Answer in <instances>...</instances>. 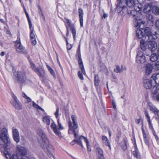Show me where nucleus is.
Instances as JSON below:
<instances>
[{
    "label": "nucleus",
    "instance_id": "f8f14e48",
    "mask_svg": "<svg viewBox=\"0 0 159 159\" xmlns=\"http://www.w3.org/2000/svg\"><path fill=\"white\" fill-rule=\"evenodd\" d=\"M143 31L144 35H145L148 37V39H155L157 38L156 36L152 33L149 28H145L144 29H143Z\"/></svg>",
    "mask_w": 159,
    "mask_h": 159
},
{
    "label": "nucleus",
    "instance_id": "ddd939ff",
    "mask_svg": "<svg viewBox=\"0 0 159 159\" xmlns=\"http://www.w3.org/2000/svg\"><path fill=\"white\" fill-rule=\"evenodd\" d=\"M147 44L148 48L151 51L155 50L157 48V43L156 41L153 40L148 41Z\"/></svg>",
    "mask_w": 159,
    "mask_h": 159
},
{
    "label": "nucleus",
    "instance_id": "052dcab7",
    "mask_svg": "<svg viewBox=\"0 0 159 159\" xmlns=\"http://www.w3.org/2000/svg\"><path fill=\"white\" fill-rule=\"evenodd\" d=\"M102 16L104 19H106L108 16V14L107 13H106L105 12H103Z\"/></svg>",
    "mask_w": 159,
    "mask_h": 159
},
{
    "label": "nucleus",
    "instance_id": "72a5a7b5",
    "mask_svg": "<svg viewBox=\"0 0 159 159\" xmlns=\"http://www.w3.org/2000/svg\"><path fill=\"white\" fill-rule=\"evenodd\" d=\"M150 60L152 62L155 61L158 59V57L156 54H152L150 57Z\"/></svg>",
    "mask_w": 159,
    "mask_h": 159
},
{
    "label": "nucleus",
    "instance_id": "680f3d73",
    "mask_svg": "<svg viewBox=\"0 0 159 159\" xmlns=\"http://www.w3.org/2000/svg\"><path fill=\"white\" fill-rule=\"evenodd\" d=\"M153 113L155 115H157L158 116H159V111L157 109Z\"/></svg>",
    "mask_w": 159,
    "mask_h": 159
},
{
    "label": "nucleus",
    "instance_id": "a878e982",
    "mask_svg": "<svg viewBox=\"0 0 159 159\" xmlns=\"http://www.w3.org/2000/svg\"><path fill=\"white\" fill-rule=\"evenodd\" d=\"M151 10V5L149 4H146L144 6L143 11L145 13L149 12Z\"/></svg>",
    "mask_w": 159,
    "mask_h": 159
},
{
    "label": "nucleus",
    "instance_id": "e433bc0d",
    "mask_svg": "<svg viewBox=\"0 0 159 159\" xmlns=\"http://www.w3.org/2000/svg\"><path fill=\"white\" fill-rule=\"evenodd\" d=\"M33 107L38 110H40L42 111H44L43 109L41 107L39 106L38 104H36L34 102H33Z\"/></svg>",
    "mask_w": 159,
    "mask_h": 159
},
{
    "label": "nucleus",
    "instance_id": "f3484780",
    "mask_svg": "<svg viewBox=\"0 0 159 159\" xmlns=\"http://www.w3.org/2000/svg\"><path fill=\"white\" fill-rule=\"evenodd\" d=\"M17 149L18 153L23 156H25V155L27 153V150L24 147L18 145Z\"/></svg>",
    "mask_w": 159,
    "mask_h": 159
},
{
    "label": "nucleus",
    "instance_id": "20e7f679",
    "mask_svg": "<svg viewBox=\"0 0 159 159\" xmlns=\"http://www.w3.org/2000/svg\"><path fill=\"white\" fill-rule=\"evenodd\" d=\"M38 138L40 142L41 145H45L48 143V140L45 133L41 129H39L37 131Z\"/></svg>",
    "mask_w": 159,
    "mask_h": 159
},
{
    "label": "nucleus",
    "instance_id": "39448f33",
    "mask_svg": "<svg viewBox=\"0 0 159 159\" xmlns=\"http://www.w3.org/2000/svg\"><path fill=\"white\" fill-rule=\"evenodd\" d=\"M14 75L16 80L20 85L25 84L26 83L27 79L24 72L16 71L14 72Z\"/></svg>",
    "mask_w": 159,
    "mask_h": 159
},
{
    "label": "nucleus",
    "instance_id": "f03ea898",
    "mask_svg": "<svg viewBox=\"0 0 159 159\" xmlns=\"http://www.w3.org/2000/svg\"><path fill=\"white\" fill-rule=\"evenodd\" d=\"M155 82L152 76L149 79H143V85L144 87L146 89H152V93H157L158 91L155 84Z\"/></svg>",
    "mask_w": 159,
    "mask_h": 159
},
{
    "label": "nucleus",
    "instance_id": "4be33fe9",
    "mask_svg": "<svg viewBox=\"0 0 159 159\" xmlns=\"http://www.w3.org/2000/svg\"><path fill=\"white\" fill-rule=\"evenodd\" d=\"M51 127L54 133L57 136H61V133L57 129L56 125L54 122L52 123Z\"/></svg>",
    "mask_w": 159,
    "mask_h": 159
},
{
    "label": "nucleus",
    "instance_id": "7ed1b4c3",
    "mask_svg": "<svg viewBox=\"0 0 159 159\" xmlns=\"http://www.w3.org/2000/svg\"><path fill=\"white\" fill-rule=\"evenodd\" d=\"M134 24L135 27L140 29L136 30V37L139 39H142L144 36L143 28L146 25L145 21L134 20Z\"/></svg>",
    "mask_w": 159,
    "mask_h": 159
},
{
    "label": "nucleus",
    "instance_id": "e2e57ef3",
    "mask_svg": "<svg viewBox=\"0 0 159 159\" xmlns=\"http://www.w3.org/2000/svg\"><path fill=\"white\" fill-rule=\"evenodd\" d=\"M141 120H142L140 118H139L138 119H136L135 120V122L136 123L138 124H139Z\"/></svg>",
    "mask_w": 159,
    "mask_h": 159
},
{
    "label": "nucleus",
    "instance_id": "f257e3e1",
    "mask_svg": "<svg viewBox=\"0 0 159 159\" xmlns=\"http://www.w3.org/2000/svg\"><path fill=\"white\" fill-rule=\"evenodd\" d=\"M71 118L72 120V122L70 121L68 123V126L69 128V133L70 131H71L72 133L74 134V135L75 138L76 139L74 140L72 142H75L78 145H80L82 147H83V145L82 143V141H84L86 143L85 139L88 140L87 138L83 136H78V132L76 131L75 129H77L78 127V124L77 121V117L75 115H72L71 116Z\"/></svg>",
    "mask_w": 159,
    "mask_h": 159
},
{
    "label": "nucleus",
    "instance_id": "c756f323",
    "mask_svg": "<svg viewBox=\"0 0 159 159\" xmlns=\"http://www.w3.org/2000/svg\"><path fill=\"white\" fill-rule=\"evenodd\" d=\"M65 23L66 29H68L69 28H70V29L72 28H73L74 27V24L71 23L70 20H66V22Z\"/></svg>",
    "mask_w": 159,
    "mask_h": 159
},
{
    "label": "nucleus",
    "instance_id": "6e6d98bb",
    "mask_svg": "<svg viewBox=\"0 0 159 159\" xmlns=\"http://www.w3.org/2000/svg\"><path fill=\"white\" fill-rule=\"evenodd\" d=\"M144 114L147 120L150 119V117L148 114V112L146 111H145Z\"/></svg>",
    "mask_w": 159,
    "mask_h": 159
},
{
    "label": "nucleus",
    "instance_id": "1a4fd4ad",
    "mask_svg": "<svg viewBox=\"0 0 159 159\" xmlns=\"http://www.w3.org/2000/svg\"><path fill=\"white\" fill-rule=\"evenodd\" d=\"M135 0H126V3L129 7H134L137 11H140L141 9V5H140V7H139V5L135 4Z\"/></svg>",
    "mask_w": 159,
    "mask_h": 159
},
{
    "label": "nucleus",
    "instance_id": "6ab92c4d",
    "mask_svg": "<svg viewBox=\"0 0 159 159\" xmlns=\"http://www.w3.org/2000/svg\"><path fill=\"white\" fill-rule=\"evenodd\" d=\"M127 140L126 139H124L121 142L118 141V143L121 147L122 149L124 150H126L127 148Z\"/></svg>",
    "mask_w": 159,
    "mask_h": 159
},
{
    "label": "nucleus",
    "instance_id": "ea45409f",
    "mask_svg": "<svg viewBox=\"0 0 159 159\" xmlns=\"http://www.w3.org/2000/svg\"><path fill=\"white\" fill-rule=\"evenodd\" d=\"M80 47V45L79 44L76 52V55L78 57V59L81 58Z\"/></svg>",
    "mask_w": 159,
    "mask_h": 159
},
{
    "label": "nucleus",
    "instance_id": "b1692460",
    "mask_svg": "<svg viewBox=\"0 0 159 159\" xmlns=\"http://www.w3.org/2000/svg\"><path fill=\"white\" fill-rule=\"evenodd\" d=\"M135 150L133 152V154L134 156L136 157L137 159H141L140 153L136 145H135Z\"/></svg>",
    "mask_w": 159,
    "mask_h": 159
},
{
    "label": "nucleus",
    "instance_id": "de8ad7c7",
    "mask_svg": "<svg viewBox=\"0 0 159 159\" xmlns=\"http://www.w3.org/2000/svg\"><path fill=\"white\" fill-rule=\"evenodd\" d=\"M155 69L157 70H159V61H157L154 64Z\"/></svg>",
    "mask_w": 159,
    "mask_h": 159
},
{
    "label": "nucleus",
    "instance_id": "3c124183",
    "mask_svg": "<svg viewBox=\"0 0 159 159\" xmlns=\"http://www.w3.org/2000/svg\"><path fill=\"white\" fill-rule=\"evenodd\" d=\"M146 17L148 20H152L153 19V16L152 15L149 13L147 14Z\"/></svg>",
    "mask_w": 159,
    "mask_h": 159
},
{
    "label": "nucleus",
    "instance_id": "2eb2a0df",
    "mask_svg": "<svg viewBox=\"0 0 159 159\" xmlns=\"http://www.w3.org/2000/svg\"><path fill=\"white\" fill-rule=\"evenodd\" d=\"M147 121L149 125V128L152 130L153 135L155 136V139L157 141H158L159 139L158 136L157 135L156 132L153 128L150 119L147 120Z\"/></svg>",
    "mask_w": 159,
    "mask_h": 159
},
{
    "label": "nucleus",
    "instance_id": "774afa93",
    "mask_svg": "<svg viewBox=\"0 0 159 159\" xmlns=\"http://www.w3.org/2000/svg\"><path fill=\"white\" fill-rule=\"evenodd\" d=\"M24 11L25 12V14H26V16L27 17V18L28 19V20H30V18L29 17V15H28V14H27V12H26L25 9V8H24Z\"/></svg>",
    "mask_w": 159,
    "mask_h": 159
},
{
    "label": "nucleus",
    "instance_id": "338daca9",
    "mask_svg": "<svg viewBox=\"0 0 159 159\" xmlns=\"http://www.w3.org/2000/svg\"><path fill=\"white\" fill-rule=\"evenodd\" d=\"M112 105L113 106V107L114 108V109H116V104H115V102H114L112 101Z\"/></svg>",
    "mask_w": 159,
    "mask_h": 159
},
{
    "label": "nucleus",
    "instance_id": "9d476101",
    "mask_svg": "<svg viewBox=\"0 0 159 159\" xmlns=\"http://www.w3.org/2000/svg\"><path fill=\"white\" fill-rule=\"evenodd\" d=\"M41 146L43 148L47 149V153L48 156L50 157L52 156L54 148L53 146L50 143L49 141L48 144H46L44 146L41 145Z\"/></svg>",
    "mask_w": 159,
    "mask_h": 159
},
{
    "label": "nucleus",
    "instance_id": "4468645a",
    "mask_svg": "<svg viewBox=\"0 0 159 159\" xmlns=\"http://www.w3.org/2000/svg\"><path fill=\"white\" fill-rule=\"evenodd\" d=\"M12 133L14 140L17 143H18L20 141V136L19 133L16 129L12 128Z\"/></svg>",
    "mask_w": 159,
    "mask_h": 159
},
{
    "label": "nucleus",
    "instance_id": "bf43d9fd",
    "mask_svg": "<svg viewBox=\"0 0 159 159\" xmlns=\"http://www.w3.org/2000/svg\"><path fill=\"white\" fill-rule=\"evenodd\" d=\"M155 25L157 27L159 28V20H156Z\"/></svg>",
    "mask_w": 159,
    "mask_h": 159
},
{
    "label": "nucleus",
    "instance_id": "a211bd4d",
    "mask_svg": "<svg viewBox=\"0 0 159 159\" xmlns=\"http://www.w3.org/2000/svg\"><path fill=\"white\" fill-rule=\"evenodd\" d=\"M96 151L98 156L97 159H105L102 150L100 148H96Z\"/></svg>",
    "mask_w": 159,
    "mask_h": 159
},
{
    "label": "nucleus",
    "instance_id": "5fc2aeb1",
    "mask_svg": "<svg viewBox=\"0 0 159 159\" xmlns=\"http://www.w3.org/2000/svg\"><path fill=\"white\" fill-rule=\"evenodd\" d=\"M78 76L79 77L81 80H83L84 77L83 76V75L82 73H81L80 71H79L78 72Z\"/></svg>",
    "mask_w": 159,
    "mask_h": 159
},
{
    "label": "nucleus",
    "instance_id": "49530a36",
    "mask_svg": "<svg viewBox=\"0 0 159 159\" xmlns=\"http://www.w3.org/2000/svg\"><path fill=\"white\" fill-rule=\"evenodd\" d=\"M86 143V145L87 146V149L88 151H91V147L89 144V141L88 140H87L86 139L85 140Z\"/></svg>",
    "mask_w": 159,
    "mask_h": 159
},
{
    "label": "nucleus",
    "instance_id": "aec40b11",
    "mask_svg": "<svg viewBox=\"0 0 159 159\" xmlns=\"http://www.w3.org/2000/svg\"><path fill=\"white\" fill-rule=\"evenodd\" d=\"M152 77L154 79L155 83L156 86L157 87V89L159 91V74H153L152 75Z\"/></svg>",
    "mask_w": 159,
    "mask_h": 159
},
{
    "label": "nucleus",
    "instance_id": "a19ab883",
    "mask_svg": "<svg viewBox=\"0 0 159 159\" xmlns=\"http://www.w3.org/2000/svg\"><path fill=\"white\" fill-rule=\"evenodd\" d=\"M72 33L73 39L74 40L75 39L76 34V30L75 27L72 28L70 29Z\"/></svg>",
    "mask_w": 159,
    "mask_h": 159
},
{
    "label": "nucleus",
    "instance_id": "864d4df0",
    "mask_svg": "<svg viewBox=\"0 0 159 159\" xmlns=\"http://www.w3.org/2000/svg\"><path fill=\"white\" fill-rule=\"evenodd\" d=\"M59 110L58 108H57V109L55 113V116L56 117L57 119L58 118L59 116Z\"/></svg>",
    "mask_w": 159,
    "mask_h": 159
},
{
    "label": "nucleus",
    "instance_id": "0e129e2a",
    "mask_svg": "<svg viewBox=\"0 0 159 159\" xmlns=\"http://www.w3.org/2000/svg\"><path fill=\"white\" fill-rule=\"evenodd\" d=\"M21 159H35L33 158H30L28 157H26L25 156H22Z\"/></svg>",
    "mask_w": 159,
    "mask_h": 159
},
{
    "label": "nucleus",
    "instance_id": "7c9ffc66",
    "mask_svg": "<svg viewBox=\"0 0 159 159\" xmlns=\"http://www.w3.org/2000/svg\"><path fill=\"white\" fill-rule=\"evenodd\" d=\"M12 98L11 101V103L12 105L14 104H16L17 102H19L17 99V97L14 94H13L12 96Z\"/></svg>",
    "mask_w": 159,
    "mask_h": 159
},
{
    "label": "nucleus",
    "instance_id": "412c9836",
    "mask_svg": "<svg viewBox=\"0 0 159 159\" xmlns=\"http://www.w3.org/2000/svg\"><path fill=\"white\" fill-rule=\"evenodd\" d=\"M126 70V68L125 66L121 65L120 66L117 65L114 69V71L116 73H120L124 70Z\"/></svg>",
    "mask_w": 159,
    "mask_h": 159
},
{
    "label": "nucleus",
    "instance_id": "c03bdc74",
    "mask_svg": "<svg viewBox=\"0 0 159 159\" xmlns=\"http://www.w3.org/2000/svg\"><path fill=\"white\" fill-rule=\"evenodd\" d=\"M157 93H153L152 97L157 101L159 102V93L156 95Z\"/></svg>",
    "mask_w": 159,
    "mask_h": 159
},
{
    "label": "nucleus",
    "instance_id": "c85d7f7f",
    "mask_svg": "<svg viewBox=\"0 0 159 159\" xmlns=\"http://www.w3.org/2000/svg\"><path fill=\"white\" fill-rule=\"evenodd\" d=\"M142 131L143 132V136L144 140L145 143L147 145H149V141L148 139L147 136L146 134L145 131L144 130L143 128H142Z\"/></svg>",
    "mask_w": 159,
    "mask_h": 159
},
{
    "label": "nucleus",
    "instance_id": "13d9d810",
    "mask_svg": "<svg viewBox=\"0 0 159 159\" xmlns=\"http://www.w3.org/2000/svg\"><path fill=\"white\" fill-rule=\"evenodd\" d=\"M11 159H19V158L16 154H14L12 156Z\"/></svg>",
    "mask_w": 159,
    "mask_h": 159
},
{
    "label": "nucleus",
    "instance_id": "393cba45",
    "mask_svg": "<svg viewBox=\"0 0 159 159\" xmlns=\"http://www.w3.org/2000/svg\"><path fill=\"white\" fill-rule=\"evenodd\" d=\"M78 63L79 66L81 70V72L85 75V72L84 69L83 64L81 59V58L78 59Z\"/></svg>",
    "mask_w": 159,
    "mask_h": 159
},
{
    "label": "nucleus",
    "instance_id": "58836bf2",
    "mask_svg": "<svg viewBox=\"0 0 159 159\" xmlns=\"http://www.w3.org/2000/svg\"><path fill=\"white\" fill-rule=\"evenodd\" d=\"M83 10L82 8H79V15L80 18V20H83Z\"/></svg>",
    "mask_w": 159,
    "mask_h": 159
},
{
    "label": "nucleus",
    "instance_id": "473e14b6",
    "mask_svg": "<svg viewBox=\"0 0 159 159\" xmlns=\"http://www.w3.org/2000/svg\"><path fill=\"white\" fill-rule=\"evenodd\" d=\"M148 105L150 111L154 112L155 110H156L157 108L152 103L149 102Z\"/></svg>",
    "mask_w": 159,
    "mask_h": 159
},
{
    "label": "nucleus",
    "instance_id": "cd10ccee",
    "mask_svg": "<svg viewBox=\"0 0 159 159\" xmlns=\"http://www.w3.org/2000/svg\"><path fill=\"white\" fill-rule=\"evenodd\" d=\"M140 43L141 49L143 51L145 50L147 47V44L146 42L142 39L140 41Z\"/></svg>",
    "mask_w": 159,
    "mask_h": 159
},
{
    "label": "nucleus",
    "instance_id": "f704fd0d",
    "mask_svg": "<svg viewBox=\"0 0 159 159\" xmlns=\"http://www.w3.org/2000/svg\"><path fill=\"white\" fill-rule=\"evenodd\" d=\"M99 83V80L98 75H95L94 77V84L96 86H98Z\"/></svg>",
    "mask_w": 159,
    "mask_h": 159
},
{
    "label": "nucleus",
    "instance_id": "0eeeda50",
    "mask_svg": "<svg viewBox=\"0 0 159 159\" xmlns=\"http://www.w3.org/2000/svg\"><path fill=\"white\" fill-rule=\"evenodd\" d=\"M30 66L34 71L36 72L39 76L43 77V74L44 73L43 68L40 66L39 68L36 67L35 64L33 62H30Z\"/></svg>",
    "mask_w": 159,
    "mask_h": 159
},
{
    "label": "nucleus",
    "instance_id": "423d86ee",
    "mask_svg": "<svg viewBox=\"0 0 159 159\" xmlns=\"http://www.w3.org/2000/svg\"><path fill=\"white\" fill-rule=\"evenodd\" d=\"M15 47L16 51L18 53L23 54L27 53V52L25 50V48L21 44L20 38L19 36L17 38L15 44Z\"/></svg>",
    "mask_w": 159,
    "mask_h": 159
},
{
    "label": "nucleus",
    "instance_id": "c9c22d12",
    "mask_svg": "<svg viewBox=\"0 0 159 159\" xmlns=\"http://www.w3.org/2000/svg\"><path fill=\"white\" fill-rule=\"evenodd\" d=\"M15 108L18 110L21 109L22 108L21 105L19 101L16 104H14L12 105Z\"/></svg>",
    "mask_w": 159,
    "mask_h": 159
},
{
    "label": "nucleus",
    "instance_id": "603ef678",
    "mask_svg": "<svg viewBox=\"0 0 159 159\" xmlns=\"http://www.w3.org/2000/svg\"><path fill=\"white\" fill-rule=\"evenodd\" d=\"M31 42L33 45H35L37 43V42L35 38H34L33 39H30Z\"/></svg>",
    "mask_w": 159,
    "mask_h": 159
},
{
    "label": "nucleus",
    "instance_id": "bb28decb",
    "mask_svg": "<svg viewBox=\"0 0 159 159\" xmlns=\"http://www.w3.org/2000/svg\"><path fill=\"white\" fill-rule=\"evenodd\" d=\"M43 122L47 125H49L50 123V117L48 116H43Z\"/></svg>",
    "mask_w": 159,
    "mask_h": 159
},
{
    "label": "nucleus",
    "instance_id": "4c0bfd02",
    "mask_svg": "<svg viewBox=\"0 0 159 159\" xmlns=\"http://www.w3.org/2000/svg\"><path fill=\"white\" fill-rule=\"evenodd\" d=\"M135 11L132 10L131 11L130 13L128 12V14H129V16L131 17H134L136 16V14H137V12H139V11H137L136 10Z\"/></svg>",
    "mask_w": 159,
    "mask_h": 159
},
{
    "label": "nucleus",
    "instance_id": "5701e85b",
    "mask_svg": "<svg viewBox=\"0 0 159 159\" xmlns=\"http://www.w3.org/2000/svg\"><path fill=\"white\" fill-rule=\"evenodd\" d=\"M102 141L103 143L108 146L110 149L111 148L110 142L107 137L105 136H102Z\"/></svg>",
    "mask_w": 159,
    "mask_h": 159
},
{
    "label": "nucleus",
    "instance_id": "dca6fc26",
    "mask_svg": "<svg viewBox=\"0 0 159 159\" xmlns=\"http://www.w3.org/2000/svg\"><path fill=\"white\" fill-rule=\"evenodd\" d=\"M145 74L146 75H149L151 74L152 72L153 66L150 64H146L145 67Z\"/></svg>",
    "mask_w": 159,
    "mask_h": 159
},
{
    "label": "nucleus",
    "instance_id": "8fccbe9b",
    "mask_svg": "<svg viewBox=\"0 0 159 159\" xmlns=\"http://www.w3.org/2000/svg\"><path fill=\"white\" fill-rule=\"evenodd\" d=\"M4 154L7 159H11V156L9 153H8L7 152H4Z\"/></svg>",
    "mask_w": 159,
    "mask_h": 159
},
{
    "label": "nucleus",
    "instance_id": "37998d69",
    "mask_svg": "<svg viewBox=\"0 0 159 159\" xmlns=\"http://www.w3.org/2000/svg\"><path fill=\"white\" fill-rule=\"evenodd\" d=\"M57 123H58V129H64V127L62 126L61 123L60 122V119H57Z\"/></svg>",
    "mask_w": 159,
    "mask_h": 159
},
{
    "label": "nucleus",
    "instance_id": "6e6552de",
    "mask_svg": "<svg viewBox=\"0 0 159 159\" xmlns=\"http://www.w3.org/2000/svg\"><path fill=\"white\" fill-rule=\"evenodd\" d=\"M136 58V62L138 64H143L146 61L144 53L141 51H139L138 52Z\"/></svg>",
    "mask_w": 159,
    "mask_h": 159
},
{
    "label": "nucleus",
    "instance_id": "69168bd1",
    "mask_svg": "<svg viewBox=\"0 0 159 159\" xmlns=\"http://www.w3.org/2000/svg\"><path fill=\"white\" fill-rule=\"evenodd\" d=\"M29 21V26L30 29V30H32L33 28H32V24L31 23V20H28Z\"/></svg>",
    "mask_w": 159,
    "mask_h": 159
},
{
    "label": "nucleus",
    "instance_id": "09e8293b",
    "mask_svg": "<svg viewBox=\"0 0 159 159\" xmlns=\"http://www.w3.org/2000/svg\"><path fill=\"white\" fill-rule=\"evenodd\" d=\"M22 96L27 99V101L28 102H29L31 101V99L29 97L27 96L25 93H23L22 94Z\"/></svg>",
    "mask_w": 159,
    "mask_h": 159
},
{
    "label": "nucleus",
    "instance_id": "79ce46f5",
    "mask_svg": "<svg viewBox=\"0 0 159 159\" xmlns=\"http://www.w3.org/2000/svg\"><path fill=\"white\" fill-rule=\"evenodd\" d=\"M47 66L49 72L54 77L55 75V74L53 70L48 65H47Z\"/></svg>",
    "mask_w": 159,
    "mask_h": 159
},
{
    "label": "nucleus",
    "instance_id": "2f4dec72",
    "mask_svg": "<svg viewBox=\"0 0 159 159\" xmlns=\"http://www.w3.org/2000/svg\"><path fill=\"white\" fill-rule=\"evenodd\" d=\"M152 12L156 15H159V8L157 6H154L152 7Z\"/></svg>",
    "mask_w": 159,
    "mask_h": 159
},
{
    "label": "nucleus",
    "instance_id": "a18cd8bd",
    "mask_svg": "<svg viewBox=\"0 0 159 159\" xmlns=\"http://www.w3.org/2000/svg\"><path fill=\"white\" fill-rule=\"evenodd\" d=\"M33 29L31 30L30 31V39H33L34 38H35V35L33 33Z\"/></svg>",
    "mask_w": 159,
    "mask_h": 159
},
{
    "label": "nucleus",
    "instance_id": "9b49d317",
    "mask_svg": "<svg viewBox=\"0 0 159 159\" xmlns=\"http://www.w3.org/2000/svg\"><path fill=\"white\" fill-rule=\"evenodd\" d=\"M121 4V2L117 4L116 7L120 11L119 14L123 16L127 14L128 12L127 11V7L125 6L122 5Z\"/></svg>",
    "mask_w": 159,
    "mask_h": 159
},
{
    "label": "nucleus",
    "instance_id": "4d7b16f0",
    "mask_svg": "<svg viewBox=\"0 0 159 159\" xmlns=\"http://www.w3.org/2000/svg\"><path fill=\"white\" fill-rule=\"evenodd\" d=\"M66 43H67V49L68 50H70L71 49V48H72V46L70 44H69L68 43V42H67V40H66Z\"/></svg>",
    "mask_w": 159,
    "mask_h": 159
}]
</instances>
